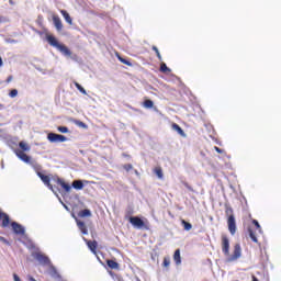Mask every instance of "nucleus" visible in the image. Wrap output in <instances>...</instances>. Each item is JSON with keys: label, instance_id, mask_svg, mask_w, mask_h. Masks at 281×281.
<instances>
[{"label": "nucleus", "instance_id": "17", "mask_svg": "<svg viewBox=\"0 0 281 281\" xmlns=\"http://www.w3.org/2000/svg\"><path fill=\"white\" fill-rule=\"evenodd\" d=\"M171 128L173 131H177L178 134H180L181 137H186V132L183 131V128H181V126H179V124L172 123Z\"/></svg>", "mask_w": 281, "mask_h": 281}, {"label": "nucleus", "instance_id": "44", "mask_svg": "<svg viewBox=\"0 0 281 281\" xmlns=\"http://www.w3.org/2000/svg\"><path fill=\"white\" fill-rule=\"evenodd\" d=\"M123 157H131V155H128V154H123Z\"/></svg>", "mask_w": 281, "mask_h": 281}, {"label": "nucleus", "instance_id": "13", "mask_svg": "<svg viewBox=\"0 0 281 281\" xmlns=\"http://www.w3.org/2000/svg\"><path fill=\"white\" fill-rule=\"evenodd\" d=\"M78 216L79 218H91L92 214H91V210L89 209H85L78 212Z\"/></svg>", "mask_w": 281, "mask_h": 281}, {"label": "nucleus", "instance_id": "18", "mask_svg": "<svg viewBox=\"0 0 281 281\" xmlns=\"http://www.w3.org/2000/svg\"><path fill=\"white\" fill-rule=\"evenodd\" d=\"M72 188L75 190H82V188H85V182L82 180H75L72 181Z\"/></svg>", "mask_w": 281, "mask_h": 281}, {"label": "nucleus", "instance_id": "47", "mask_svg": "<svg viewBox=\"0 0 281 281\" xmlns=\"http://www.w3.org/2000/svg\"><path fill=\"white\" fill-rule=\"evenodd\" d=\"M0 23H1V18H0Z\"/></svg>", "mask_w": 281, "mask_h": 281}, {"label": "nucleus", "instance_id": "40", "mask_svg": "<svg viewBox=\"0 0 281 281\" xmlns=\"http://www.w3.org/2000/svg\"><path fill=\"white\" fill-rule=\"evenodd\" d=\"M0 240H1L2 243H4L5 245H8V239H5L4 237H0Z\"/></svg>", "mask_w": 281, "mask_h": 281}, {"label": "nucleus", "instance_id": "42", "mask_svg": "<svg viewBox=\"0 0 281 281\" xmlns=\"http://www.w3.org/2000/svg\"><path fill=\"white\" fill-rule=\"evenodd\" d=\"M3 65V59L0 57V67Z\"/></svg>", "mask_w": 281, "mask_h": 281}, {"label": "nucleus", "instance_id": "43", "mask_svg": "<svg viewBox=\"0 0 281 281\" xmlns=\"http://www.w3.org/2000/svg\"><path fill=\"white\" fill-rule=\"evenodd\" d=\"M12 80V77H9L8 79H7V82H10Z\"/></svg>", "mask_w": 281, "mask_h": 281}, {"label": "nucleus", "instance_id": "38", "mask_svg": "<svg viewBox=\"0 0 281 281\" xmlns=\"http://www.w3.org/2000/svg\"><path fill=\"white\" fill-rule=\"evenodd\" d=\"M13 279H14V281H21V278L16 273L13 274Z\"/></svg>", "mask_w": 281, "mask_h": 281}, {"label": "nucleus", "instance_id": "28", "mask_svg": "<svg viewBox=\"0 0 281 281\" xmlns=\"http://www.w3.org/2000/svg\"><path fill=\"white\" fill-rule=\"evenodd\" d=\"M181 224L183 225V228L186 229V232H190V229H192V224H190V222L182 220Z\"/></svg>", "mask_w": 281, "mask_h": 281}, {"label": "nucleus", "instance_id": "6", "mask_svg": "<svg viewBox=\"0 0 281 281\" xmlns=\"http://www.w3.org/2000/svg\"><path fill=\"white\" fill-rule=\"evenodd\" d=\"M130 223L133 225V227H137L138 229L145 227L144 220L137 216H131Z\"/></svg>", "mask_w": 281, "mask_h": 281}, {"label": "nucleus", "instance_id": "21", "mask_svg": "<svg viewBox=\"0 0 281 281\" xmlns=\"http://www.w3.org/2000/svg\"><path fill=\"white\" fill-rule=\"evenodd\" d=\"M106 265L110 269H120V263H117L115 260L109 259Z\"/></svg>", "mask_w": 281, "mask_h": 281}, {"label": "nucleus", "instance_id": "31", "mask_svg": "<svg viewBox=\"0 0 281 281\" xmlns=\"http://www.w3.org/2000/svg\"><path fill=\"white\" fill-rule=\"evenodd\" d=\"M252 225H255L256 229L262 232V227L260 226V223H258V220H252Z\"/></svg>", "mask_w": 281, "mask_h": 281}, {"label": "nucleus", "instance_id": "11", "mask_svg": "<svg viewBox=\"0 0 281 281\" xmlns=\"http://www.w3.org/2000/svg\"><path fill=\"white\" fill-rule=\"evenodd\" d=\"M1 227H10V215L0 211Z\"/></svg>", "mask_w": 281, "mask_h": 281}, {"label": "nucleus", "instance_id": "39", "mask_svg": "<svg viewBox=\"0 0 281 281\" xmlns=\"http://www.w3.org/2000/svg\"><path fill=\"white\" fill-rule=\"evenodd\" d=\"M156 56H157L158 60H160V63H161V60H164V58L161 57V53L156 54Z\"/></svg>", "mask_w": 281, "mask_h": 281}, {"label": "nucleus", "instance_id": "33", "mask_svg": "<svg viewBox=\"0 0 281 281\" xmlns=\"http://www.w3.org/2000/svg\"><path fill=\"white\" fill-rule=\"evenodd\" d=\"M9 95H10V98H16V95H19V90H16V89L11 90Z\"/></svg>", "mask_w": 281, "mask_h": 281}, {"label": "nucleus", "instance_id": "35", "mask_svg": "<svg viewBox=\"0 0 281 281\" xmlns=\"http://www.w3.org/2000/svg\"><path fill=\"white\" fill-rule=\"evenodd\" d=\"M184 188H187V190H189V192H194V188H192V186H190L188 182H182Z\"/></svg>", "mask_w": 281, "mask_h": 281}, {"label": "nucleus", "instance_id": "29", "mask_svg": "<svg viewBox=\"0 0 281 281\" xmlns=\"http://www.w3.org/2000/svg\"><path fill=\"white\" fill-rule=\"evenodd\" d=\"M76 89H78V91H80V93H82L83 95H87V90H85L80 83H78L77 81L74 82Z\"/></svg>", "mask_w": 281, "mask_h": 281}, {"label": "nucleus", "instance_id": "41", "mask_svg": "<svg viewBox=\"0 0 281 281\" xmlns=\"http://www.w3.org/2000/svg\"><path fill=\"white\" fill-rule=\"evenodd\" d=\"M252 281H259L258 278H256V276H252Z\"/></svg>", "mask_w": 281, "mask_h": 281}, {"label": "nucleus", "instance_id": "4", "mask_svg": "<svg viewBox=\"0 0 281 281\" xmlns=\"http://www.w3.org/2000/svg\"><path fill=\"white\" fill-rule=\"evenodd\" d=\"M227 227H228V232L232 236L236 235V216H231L227 218Z\"/></svg>", "mask_w": 281, "mask_h": 281}, {"label": "nucleus", "instance_id": "30", "mask_svg": "<svg viewBox=\"0 0 281 281\" xmlns=\"http://www.w3.org/2000/svg\"><path fill=\"white\" fill-rule=\"evenodd\" d=\"M162 267H165V269H168V267H170V257L164 258Z\"/></svg>", "mask_w": 281, "mask_h": 281}, {"label": "nucleus", "instance_id": "14", "mask_svg": "<svg viewBox=\"0 0 281 281\" xmlns=\"http://www.w3.org/2000/svg\"><path fill=\"white\" fill-rule=\"evenodd\" d=\"M60 14L64 16L68 25H74V20L71 19V15H69V12H67L66 10H60Z\"/></svg>", "mask_w": 281, "mask_h": 281}, {"label": "nucleus", "instance_id": "46", "mask_svg": "<svg viewBox=\"0 0 281 281\" xmlns=\"http://www.w3.org/2000/svg\"><path fill=\"white\" fill-rule=\"evenodd\" d=\"M10 3L12 4V0H10Z\"/></svg>", "mask_w": 281, "mask_h": 281}, {"label": "nucleus", "instance_id": "37", "mask_svg": "<svg viewBox=\"0 0 281 281\" xmlns=\"http://www.w3.org/2000/svg\"><path fill=\"white\" fill-rule=\"evenodd\" d=\"M151 49L153 52H155L156 55L159 54V48H157V46H153Z\"/></svg>", "mask_w": 281, "mask_h": 281}, {"label": "nucleus", "instance_id": "24", "mask_svg": "<svg viewBox=\"0 0 281 281\" xmlns=\"http://www.w3.org/2000/svg\"><path fill=\"white\" fill-rule=\"evenodd\" d=\"M248 233L252 243H258V236L256 235V232L251 228H248Z\"/></svg>", "mask_w": 281, "mask_h": 281}, {"label": "nucleus", "instance_id": "10", "mask_svg": "<svg viewBox=\"0 0 281 281\" xmlns=\"http://www.w3.org/2000/svg\"><path fill=\"white\" fill-rule=\"evenodd\" d=\"M15 155H16V157H19V159L24 161V164H30V161L32 159L30 156H27V154L23 153V150H21V149H15Z\"/></svg>", "mask_w": 281, "mask_h": 281}, {"label": "nucleus", "instance_id": "1", "mask_svg": "<svg viewBox=\"0 0 281 281\" xmlns=\"http://www.w3.org/2000/svg\"><path fill=\"white\" fill-rule=\"evenodd\" d=\"M222 251L227 257V262H236L243 256L240 244H235L233 254L229 255V237L227 235H222Z\"/></svg>", "mask_w": 281, "mask_h": 281}, {"label": "nucleus", "instance_id": "7", "mask_svg": "<svg viewBox=\"0 0 281 281\" xmlns=\"http://www.w3.org/2000/svg\"><path fill=\"white\" fill-rule=\"evenodd\" d=\"M37 177L43 181L44 184L47 186V188L52 191H54V186H52V178L49 176H45L43 172L37 171Z\"/></svg>", "mask_w": 281, "mask_h": 281}, {"label": "nucleus", "instance_id": "45", "mask_svg": "<svg viewBox=\"0 0 281 281\" xmlns=\"http://www.w3.org/2000/svg\"><path fill=\"white\" fill-rule=\"evenodd\" d=\"M83 183H89V181L85 180Z\"/></svg>", "mask_w": 281, "mask_h": 281}, {"label": "nucleus", "instance_id": "12", "mask_svg": "<svg viewBox=\"0 0 281 281\" xmlns=\"http://www.w3.org/2000/svg\"><path fill=\"white\" fill-rule=\"evenodd\" d=\"M11 227H12L14 234H20L21 236H23L25 234V228H23L21 226V224L16 223V222H12Z\"/></svg>", "mask_w": 281, "mask_h": 281}, {"label": "nucleus", "instance_id": "2", "mask_svg": "<svg viewBox=\"0 0 281 281\" xmlns=\"http://www.w3.org/2000/svg\"><path fill=\"white\" fill-rule=\"evenodd\" d=\"M46 41L50 47H55L58 52H61L64 56H71V50L65 44H60L56 36L46 33Z\"/></svg>", "mask_w": 281, "mask_h": 281}, {"label": "nucleus", "instance_id": "25", "mask_svg": "<svg viewBox=\"0 0 281 281\" xmlns=\"http://www.w3.org/2000/svg\"><path fill=\"white\" fill-rule=\"evenodd\" d=\"M225 215L227 218H232V216H234V209H232V206H225Z\"/></svg>", "mask_w": 281, "mask_h": 281}, {"label": "nucleus", "instance_id": "19", "mask_svg": "<svg viewBox=\"0 0 281 281\" xmlns=\"http://www.w3.org/2000/svg\"><path fill=\"white\" fill-rule=\"evenodd\" d=\"M173 260L176 265H181V250L177 249L173 254Z\"/></svg>", "mask_w": 281, "mask_h": 281}, {"label": "nucleus", "instance_id": "5", "mask_svg": "<svg viewBox=\"0 0 281 281\" xmlns=\"http://www.w3.org/2000/svg\"><path fill=\"white\" fill-rule=\"evenodd\" d=\"M53 181H55V183H57V186H60V188H63V190H65V192H71V186L67 182H65V180H63L59 177H53Z\"/></svg>", "mask_w": 281, "mask_h": 281}, {"label": "nucleus", "instance_id": "36", "mask_svg": "<svg viewBox=\"0 0 281 281\" xmlns=\"http://www.w3.org/2000/svg\"><path fill=\"white\" fill-rule=\"evenodd\" d=\"M214 150H216L218 153V155H223V153H225L224 149H222V148H220L217 146L214 147Z\"/></svg>", "mask_w": 281, "mask_h": 281}, {"label": "nucleus", "instance_id": "3", "mask_svg": "<svg viewBox=\"0 0 281 281\" xmlns=\"http://www.w3.org/2000/svg\"><path fill=\"white\" fill-rule=\"evenodd\" d=\"M47 139L49 142H52L53 144H56V143H63L67 139V136L65 135H60V134H56V133H49L47 135Z\"/></svg>", "mask_w": 281, "mask_h": 281}, {"label": "nucleus", "instance_id": "32", "mask_svg": "<svg viewBox=\"0 0 281 281\" xmlns=\"http://www.w3.org/2000/svg\"><path fill=\"white\" fill-rule=\"evenodd\" d=\"M57 131L59 133H69V128L67 126H58Z\"/></svg>", "mask_w": 281, "mask_h": 281}, {"label": "nucleus", "instance_id": "22", "mask_svg": "<svg viewBox=\"0 0 281 281\" xmlns=\"http://www.w3.org/2000/svg\"><path fill=\"white\" fill-rule=\"evenodd\" d=\"M154 173L158 177V179H164V169H161V167H155Z\"/></svg>", "mask_w": 281, "mask_h": 281}, {"label": "nucleus", "instance_id": "8", "mask_svg": "<svg viewBox=\"0 0 281 281\" xmlns=\"http://www.w3.org/2000/svg\"><path fill=\"white\" fill-rule=\"evenodd\" d=\"M74 218L76 220L77 226L80 229L81 234H83L85 236H87V234H89V229L87 228V224H85V222L76 218V215H72Z\"/></svg>", "mask_w": 281, "mask_h": 281}, {"label": "nucleus", "instance_id": "16", "mask_svg": "<svg viewBox=\"0 0 281 281\" xmlns=\"http://www.w3.org/2000/svg\"><path fill=\"white\" fill-rule=\"evenodd\" d=\"M36 260H38V262H41L42 265H49V258L45 255L37 254Z\"/></svg>", "mask_w": 281, "mask_h": 281}, {"label": "nucleus", "instance_id": "9", "mask_svg": "<svg viewBox=\"0 0 281 281\" xmlns=\"http://www.w3.org/2000/svg\"><path fill=\"white\" fill-rule=\"evenodd\" d=\"M52 19L57 32H63V20H60V16H58L57 14H54Z\"/></svg>", "mask_w": 281, "mask_h": 281}, {"label": "nucleus", "instance_id": "27", "mask_svg": "<svg viewBox=\"0 0 281 281\" xmlns=\"http://www.w3.org/2000/svg\"><path fill=\"white\" fill-rule=\"evenodd\" d=\"M19 147L21 148L20 150L27 153L30 150V145H27L25 142H20Z\"/></svg>", "mask_w": 281, "mask_h": 281}, {"label": "nucleus", "instance_id": "23", "mask_svg": "<svg viewBox=\"0 0 281 281\" xmlns=\"http://www.w3.org/2000/svg\"><path fill=\"white\" fill-rule=\"evenodd\" d=\"M143 106L145 109H153L155 106V102H153L150 99H147L143 102Z\"/></svg>", "mask_w": 281, "mask_h": 281}, {"label": "nucleus", "instance_id": "26", "mask_svg": "<svg viewBox=\"0 0 281 281\" xmlns=\"http://www.w3.org/2000/svg\"><path fill=\"white\" fill-rule=\"evenodd\" d=\"M160 71L162 74H170V71H172L170 68H168V66L166 65V63H161L160 64Z\"/></svg>", "mask_w": 281, "mask_h": 281}, {"label": "nucleus", "instance_id": "15", "mask_svg": "<svg viewBox=\"0 0 281 281\" xmlns=\"http://www.w3.org/2000/svg\"><path fill=\"white\" fill-rule=\"evenodd\" d=\"M87 245H88L90 251H92V254H97V251H98V241H95V240H88Z\"/></svg>", "mask_w": 281, "mask_h": 281}, {"label": "nucleus", "instance_id": "20", "mask_svg": "<svg viewBox=\"0 0 281 281\" xmlns=\"http://www.w3.org/2000/svg\"><path fill=\"white\" fill-rule=\"evenodd\" d=\"M116 57L123 65H126L127 67H133V63H131L128 59L123 58L122 56H120V54H116Z\"/></svg>", "mask_w": 281, "mask_h": 281}, {"label": "nucleus", "instance_id": "34", "mask_svg": "<svg viewBox=\"0 0 281 281\" xmlns=\"http://www.w3.org/2000/svg\"><path fill=\"white\" fill-rule=\"evenodd\" d=\"M123 168L124 170H126V172H131V170H133V165L126 164V165H123Z\"/></svg>", "mask_w": 281, "mask_h": 281}]
</instances>
